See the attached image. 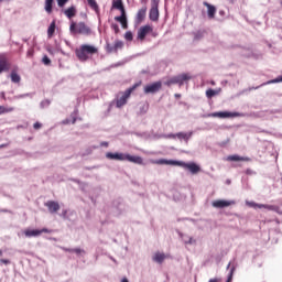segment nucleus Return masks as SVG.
<instances>
[{
    "instance_id": "f257e3e1",
    "label": "nucleus",
    "mask_w": 282,
    "mask_h": 282,
    "mask_svg": "<svg viewBox=\"0 0 282 282\" xmlns=\"http://www.w3.org/2000/svg\"><path fill=\"white\" fill-rule=\"evenodd\" d=\"M156 164H176V166H181L182 169H185L186 171H189L192 175H197L202 171V167L195 163V162H183V161H169L166 159H160L156 161Z\"/></svg>"
},
{
    "instance_id": "f03ea898",
    "label": "nucleus",
    "mask_w": 282,
    "mask_h": 282,
    "mask_svg": "<svg viewBox=\"0 0 282 282\" xmlns=\"http://www.w3.org/2000/svg\"><path fill=\"white\" fill-rule=\"evenodd\" d=\"M97 52H98V48H96V46L84 44L75 51V54L78 61H80L82 63H85V61L89 59V54H96Z\"/></svg>"
},
{
    "instance_id": "7ed1b4c3",
    "label": "nucleus",
    "mask_w": 282,
    "mask_h": 282,
    "mask_svg": "<svg viewBox=\"0 0 282 282\" xmlns=\"http://www.w3.org/2000/svg\"><path fill=\"white\" fill-rule=\"evenodd\" d=\"M70 34H83L84 36H89L91 34V29L85 24V22H72L69 26Z\"/></svg>"
},
{
    "instance_id": "20e7f679",
    "label": "nucleus",
    "mask_w": 282,
    "mask_h": 282,
    "mask_svg": "<svg viewBox=\"0 0 282 282\" xmlns=\"http://www.w3.org/2000/svg\"><path fill=\"white\" fill-rule=\"evenodd\" d=\"M241 116H243L241 112H230V111H219V112H212L207 116H205V118H241Z\"/></svg>"
},
{
    "instance_id": "39448f33",
    "label": "nucleus",
    "mask_w": 282,
    "mask_h": 282,
    "mask_svg": "<svg viewBox=\"0 0 282 282\" xmlns=\"http://www.w3.org/2000/svg\"><path fill=\"white\" fill-rule=\"evenodd\" d=\"M193 78L189 74L183 73L181 75L174 76L169 80V85H184L185 83H188Z\"/></svg>"
},
{
    "instance_id": "423d86ee",
    "label": "nucleus",
    "mask_w": 282,
    "mask_h": 282,
    "mask_svg": "<svg viewBox=\"0 0 282 282\" xmlns=\"http://www.w3.org/2000/svg\"><path fill=\"white\" fill-rule=\"evenodd\" d=\"M12 64L10 59H8V55L6 53H0V74H3L11 69Z\"/></svg>"
},
{
    "instance_id": "0eeeda50",
    "label": "nucleus",
    "mask_w": 282,
    "mask_h": 282,
    "mask_svg": "<svg viewBox=\"0 0 282 282\" xmlns=\"http://www.w3.org/2000/svg\"><path fill=\"white\" fill-rule=\"evenodd\" d=\"M43 232L50 235V232H52V229H47V228H42V229H26L24 230V235L28 238H32V237H40V235H43Z\"/></svg>"
},
{
    "instance_id": "6e6552de",
    "label": "nucleus",
    "mask_w": 282,
    "mask_h": 282,
    "mask_svg": "<svg viewBox=\"0 0 282 282\" xmlns=\"http://www.w3.org/2000/svg\"><path fill=\"white\" fill-rule=\"evenodd\" d=\"M162 89V82H155L144 87V94H158Z\"/></svg>"
},
{
    "instance_id": "1a4fd4ad",
    "label": "nucleus",
    "mask_w": 282,
    "mask_h": 282,
    "mask_svg": "<svg viewBox=\"0 0 282 282\" xmlns=\"http://www.w3.org/2000/svg\"><path fill=\"white\" fill-rule=\"evenodd\" d=\"M214 208H228V206H235V200L217 199L212 203Z\"/></svg>"
},
{
    "instance_id": "9d476101",
    "label": "nucleus",
    "mask_w": 282,
    "mask_h": 282,
    "mask_svg": "<svg viewBox=\"0 0 282 282\" xmlns=\"http://www.w3.org/2000/svg\"><path fill=\"white\" fill-rule=\"evenodd\" d=\"M131 91H133V88L127 89L120 98L117 99V108L120 109V107H124L127 105V100L129 96H131Z\"/></svg>"
},
{
    "instance_id": "9b49d317",
    "label": "nucleus",
    "mask_w": 282,
    "mask_h": 282,
    "mask_svg": "<svg viewBox=\"0 0 282 282\" xmlns=\"http://www.w3.org/2000/svg\"><path fill=\"white\" fill-rule=\"evenodd\" d=\"M127 153H121V152H107L106 158L107 160H116L117 162H124Z\"/></svg>"
},
{
    "instance_id": "f8f14e48",
    "label": "nucleus",
    "mask_w": 282,
    "mask_h": 282,
    "mask_svg": "<svg viewBox=\"0 0 282 282\" xmlns=\"http://www.w3.org/2000/svg\"><path fill=\"white\" fill-rule=\"evenodd\" d=\"M149 32H153V28L149 24L141 26L138 31V39L140 41H144V39H147V34H149Z\"/></svg>"
},
{
    "instance_id": "ddd939ff",
    "label": "nucleus",
    "mask_w": 282,
    "mask_h": 282,
    "mask_svg": "<svg viewBox=\"0 0 282 282\" xmlns=\"http://www.w3.org/2000/svg\"><path fill=\"white\" fill-rule=\"evenodd\" d=\"M44 206H46L51 215H54V213H58V210H61V205L55 200H48L44 204Z\"/></svg>"
},
{
    "instance_id": "4468645a",
    "label": "nucleus",
    "mask_w": 282,
    "mask_h": 282,
    "mask_svg": "<svg viewBox=\"0 0 282 282\" xmlns=\"http://www.w3.org/2000/svg\"><path fill=\"white\" fill-rule=\"evenodd\" d=\"M193 131L189 132H177L175 133L177 140H180V142H185V144H188V140H191L193 138Z\"/></svg>"
},
{
    "instance_id": "2eb2a0df",
    "label": "nucleus",
    "mask_w": 282,
    "mask_h": 282,
    "mask_svg": "<svg viewBox=\"0 0 282 282\" xmlns=\"http://www.w3.org/2000/svg\"><path fill=\"white\" fill-rule=\"evenodd\" d=\"M159 6H151L150 13H149V19L150 21H159L160 19V10Z\"/></svg>"
},
{
    "instance_id": "dca6fc26",
    "label": "nucleus",
    "mask_w": 282,
    "mask_h": 282,
    "mask_svg": "<svg viewBox=\"0 0 282 282\" xmlns=\"http://www.w3.org/2000/svg\"><path fill=\"white\" fill-rule=\"evenodd\" d=\"M203 6H205V8H207L208 19H213L215 17V14H217V7L208 3L207 1L203 2Z\"/></svg>"
},
{
    "instance_id": "f3484780",
    "label": "nucleus",
    "mask_w": 282,
    "mask_h": 282,
    "mask_svg": "<svg viewBox=\"0 0 282 282\" xmlns=\"http://www.w3.org/2000/svg\"><path fill=\"white\" fill-rule=\"evenodd\" d=\"M276 83H282V75L281 76H278L276 78L274 79H271L267 83H263L261 84L260 86H257V87H250L249 88V91H252V89H261V87H265V85H272V84H276Z\"/></svg>"
},
{
    "instance_id": "a211bd4d",
    "label": "nucleus",
    "mask_w": 282,
    "mask_h": 282,
    "mask_svg": "<svg viewBox=\"0 0 282 282\" xmlns=\"http://www.w3.org/2000/svg\"><path fill=\"white\" fill-rule=\"evenodd\" d=\"M124 162H132V164H142V156H135L131 154H126Z\"/></svg>"
},
{
    "instance_id": "6ab92c4d",
    "label": "nucleus",
    "mask_w": 282,
    "mask_h": 282,
    "mask_svg": "<svg viewBox=\"0 0 282 282\" xmlns=\"http://www.w3.org/2000/svg\"><path fill=\"white\" fill-rule=\"evenodd\" d=\"M178 236L181 237L183 243H185L187 246H193L194 243L197 242L195 239H193V237H191L188 235H184L182 232H178Z\"/></svg>"
},
{
    "instance_id": "aec40b11",
    "label": "nucleus",
    "mask_w": 282,
    "mask_h": 282,
    "mask_svg": "<svg viewBox=\"0 0 282 282\" xmlns=\"http://www.w3.org/2000/svg\"><path fill=\"white\" fill-rule=\"evenodd\" d=\"M227 160H228L229 162H250V158H248V156H239V155H237V154L229 155V156L227 158Z\"/></svg>"
},
{
    "instance_id": "412c9836",
    "label": "nucleus",
    "mask_w": 282,
    "mask_h": 282,
    "mask_svg": "<svg viewBox=\"0 0 282 282\" xmlns=\"http://www.w3.org/2000/svg\"><path fill=\"white\" fill-rule=\"evenodd\" d=\"M67 19H74L76 17V7L72 6L68 9L62 11Z\"/></svg>"
},
{
    "instance_id": "4be33fe9",
    "label": "nucleus",
    "mask_w": 282,
    "mask_h": 282,
    "mask_svg": "<svg viewBox=\"0 0 282 282\" xmlns=\"http://www.w3.org/2000/svg\"><path fill=\"white\" fill-rule=\"evenodd\" d=\"M261 208H265L267 210H272L273 213H276L278 215H282L281 208L276 205L261 204Z\"/></svg>"
},
{
    "instance_id": "5701e85b",
    "label": "nucleus",
    "mask_w": 282,
    "mask_h": 282,
    "mask_svg": "<svg viewBox=\"0 0 282 282\" xmlns=\"http://www.w3.org/2000/svg\"><path fill=\"white\" fill-rule=\"evenodd\" d=\"M220 93H221V88H218V89L209 88L206 90V98L208 99L215 98V96H219Z\"/></svg>"
},
{
    "instance_id": "b1692460",
    "label": "nucleus",
    "mask_w": 282,
    "mask_h": 282,
    "mask_svg": "<svg viewBox=\"0 0 282 282\" xmlns=\"http://www.w3.org/2000/svg\"><path fill=\"white\" fill-rule=\"evenodd\" d=\"M112 8L115 10H119L120 12H127L124 10V4L122 3V0H113Z\"/></svg>"
},
{
    "instance_id": "393cba45",
    "label": "nucleus",
    "mask_w": 282,
    "mask_h": 282,
    "mask_svg": "<svg viewBox=\"0 0 282 282\" xmlns=\"http://www.w3.org/2000/svg\"><path fill=\"white\" fill-rule=\"evenodd\" d=\"M56 32V20H53L47 29V36L52 39Z\"/></svg>"
},
{
    "instance_id": "a878e982",
    "label": "nucleus",
    "mask_w": 282,
    "mask_h": 282,
    "mask_svg": "<svg viewBox=\"0 0 282 282\" xmlns=\"http://www.w3.org/2000/svg\"><path fill=\"white\" fill-rule=\"evenodd\" d=\"M54 8V0H45L44 10L47 14H52Z\"/></svg>"
},
{
    "instance_id": "bb28decb",
    "label": "nucleus",
    "mask_w": 282,
    "mask_h": 282,
    "mask_svg": "<svg viewBox=\"0 0 282 282\" xmlns=\"http://www.w3.org/2000/svg\"><path fill=\"white\" fill-rule=\"evenodd\" d=\"M147 18V9H140L137 13V22L142 23Z\"/></svg>"
},
{
    "instance_id": "cd10ccee",
    "label": "nucleus",
    "mask_w": 282,
    "mask_h": 282,
    "mask_svg": "<svg viewBox=\"0 0 282 282\" xmlns=\"http://www.w3.org/2000/svg\"><path fill=\"white\" fill-rule=\"evenodd\" d=\"M152 259H153V261H155V263H164V259H166V254L156 252V253L153 256Z\"/></svg>"
},
{
    "instance_id": "c85d7f7f",
    "label": "nucleus",
    "mask_w": 282,
    "mask_h": 282,
    "mask_svg": "<svg viewBox=\"0 0 282 282\" xmlns=\"http://www.w3.org/2000/svg\"><path fill=\"white\" fill-rule=\"evenodd\" d=\"M11 83L19 84L21 83V75L17 72H11Z\"/></svg>"
},
{
    "instance_id": "c756f323",
    "label": "nucleus",
    "mask_w": 282,
    "mask_h": 282,
    "mask_svg": "<svg viewBox=\"0 0 282 282\" xmlns=\"http://www.w3.org/2000/svg\"><path fill=\"white\" fill-rule=\"evenodd\" d=\"M87 3L89 6V8H91V10H94L95 12H98L99 7H98V2H96V0H87Z\"/></svg>"
},
{
    "instance_id": "7c9ffc66",
    "label": "nucleus",
    "mask_w": 282,
    "mask_h": 282,
    "mask_svg": "<svg viewBox=\"0 0 282 282\" xmlns=\"http://www.w3.org/2000/svg\"><path fill=\"white\" fill-rule=\"evenodd\" d=\"M72 252L77 254V257H85V254H87V251H85V249H80V248H73Z\"/></svg>"
},
{
    "instance_id": "2f4dec72",
    "label": "nucleus",
    "mask_w": 282,
    "mask_h": 282,
    "mask_svg": "<svg viewBox=\"0 0 282 282\" xmlns=\"http://www.w3.org/2000/svg\"><path fill=\"white\" fill-rule=\"evenodd\" d=\"M127 19V11H121V15L115 17V21L122 23Z\"/></svg>"
},
{
    "instance_id": "473e14b6",
    "label": "nucleus",
    "mask_w": 282,
    "mask_h": 282,
    "mask_svg": "<svg viewBox=\"0 0 282 282\" xmlns=\"http://www.w3.org/2000/svg\"><path fill=\"white\" fill-rule=\"evenodd\" d=\"M246 206H249L250 208H261L263 205L250 200H246Z\"/></svg>"
},
{
    "instance_id": "72a5a7b5",
    "label": "nucleus",
    "mask_w": 282,
    "mask_h": 282,
    "mask_svg": "<svg viewBox=\"0 0 282 282\" xmlns=\"http://www.w3.org/2000/svg\"><path fill=\"white\" fill-rule=\"evenodd\" d=\"M124 47V43L122 41H116L113 44L115 52H118V50H122Z\"/></svg>"
},
{
    "instance_id": "f704fd0d",
    "label": "nucleus",
    "mask_w": 282,
    "mask_h": 282,
    "mask_svg": "<svg viewBox=\"0 0 282 282\" xmlns=\"http://www.w3.org/2000/svg\"><path fill=\"white\" fill-rule=\"evenodd\" d=\"M235 270H237V267L232 265L229 270V274L226 282H232V275L235 274Z\"/></svg>"
},
{
    "instance_id": "c9c22d12",
    "label": "nucleus",
    "mask_w": 282,
    "mask_h": 282,
    "mask_svg": "<svg viewBox=\"0 0 282 282\" xmlns=\"http://www.w3.org/2000/svg\"><path fill=\"white\" fill-rule=\"evenodd\" d=\"M159 138H164L165 140H175L177 139V135H175V133H169V134H161Z\"/></svg>"
},
{
    "instance_id": "e433bc0d",
    "label": "nucleus",
    "mask_w": 282,
    "mask_h": 282,
    "mask_svg": "<svg viewBox=\"0 0 282 282\" xmlns=\"http://www.w3.org/2000/svg\"><path fill=\"white\" fill-rule=\"evenodd\" d=\"M50 105H51L50 99H46V100L41 101L40 107H41V109H45V108L50 107Z\"/></svg>"
},
{
    "instance_id": "4c0bfd02",
    "label": "nucleus",
    "mask_w": 282,
    "mask_h": 282,
    "mask_svg": "<svg viewBox=\"0 0 282 282\" xmlns=\"http://www.w3.org/2000/svg\"><path fill=\"white\" fill-rule=\"evenodd\" d=\"M147 111H149V105H143L140 107V116H144V113H147Z\"/></svg>"
},
{
    "instance_id": "58836bf2",
    "label": "nucleus",
    "mask_w": 282,
    "mask_h": 282,
    "mask_svg": "<svg viewBox=\"0 0 282 282\" xmlns=\"http://www.w3.org/2000/svg\"><path fill=\"white\" fill-rule=\"evenodd\" d=\"M126 41H133V33L131 31H127L124 34Z\"/></svg>"
},
{
    "instance_id": "ea45409f",
    "label": "nucleus",
    "mask_w": 282,
    "mask_h": 282,
    "mask_svg": "<svg viewBox=\"0 0 282 282\" xmlns=\"http://www.w3.org/2000/svg\"><path fill=\"white\" fill-rule=\"evenodd\" d=\"M42 63L44 65H51L52 64V59H50V57L47 55H44L42 58Z\"/></svg>"
},
{
    "instance_id": "a19ab883",
    "label": "nucleus",
    "mask_w": 282,
    "mask_h": 282,
    "mask_svg": "<svg viewBox=\"0 0 282 282\" xmlns=\"http://www.w3.org/2000/svg\"><path fill=\"white\" fill-rule=\"evenodd\" d=\"M111 30H113L115 34H119L120 33V26L116 23L111 24Z\"/></svg>"
},
{
    "instance_id": "79ce46f5",
    "label": "nucleus",
    "mask_w": 282,
    "mask_h": 282,
    "mask_svg": "<svg viewBox=\"0 0 282 282\" xmlns=\"http://www.w3.org/2000/svg\"><path fill=\"white\" fill-rule=\"evenodd\" d=\"M195 41H199V39H204V32L198 31L194 35Z\"/></svg>"
},
{
    "instance_id": "37998d69",
    "label": "nucleus",
    "mask_w": 282,
    "mask_h": 282,
    "mask_svg": "<svg viewBox=\"0 0 282 282\" xmlns=\"http://www.w3.org/2000/svg\"><path fill=\"white\" fill-rule=\"evenodd\" d=\"M67 1H69V0H57L58 8H65Z\"/></svg>"
},
{
    "instance_id": "c03bdc74",
    "label": "nucleus",
    "mask_w": 282,
    "mask_h": 282,
    "mask_svg": "<svg viewBox=\"0 0 282 282\" xmlns=\"http://www.w3.org/2000/svg\"><path fill=\"white\" fill-rule=\"evenodd\" d=\"M9 111H12V109H8L3 106H0V113H9Z\"/></svg>"
},
{
    "instance_id": "a18cd8bd",
    "label": "nucleus",
    "mask_w": 282,
    "mask_h": 282,
    "mask_svg": "<svg viewBox=\"0 0 282 282\" xmlns=\"http://www.w3.org/2000/svg\"><path fill=\"white\" fill-rule=\"evenodd\" d=\"M78 113V110H75L73 113H72V118H73V121H72V124H76V116Z\"/></svg>"
},
{
    "instance_id": "49530a36",
    "label": "nucleus",
    "mask_w": 282,
    "mask_h": 282,
    "mask_svg": "<svg viewBox=\"0 0 282 282\" xmlns=\"http://www.w3.org/2000/svg\"><path fill=\"white\" fill-rule=\"evenodd\" d=\"M107 52L111 53V52H117V51H116V48L113 47V45L107 44Z\"/></svg>"
},
{
    "instance_id": "de8ad7c7",
    "label": "nucleus",
    "mask_w": 282,
    "mask_h": 282,
    "mask_svg": "<svg viewBox=\"0 0 282 282\" xmlns=\"http://www.w3.org/2000/svg\"><path fill=\"white\" fill-rule=\"evenodd\" d=\"M121 28H123V30H127L129 28V24L127 22V18L121 22Z\"/></svg>"
},
{
    "instance_id": "09e8293b",
    "label": "nucleus",
    "mask_w": 282,
    "mask_h": 282,
    "mask_svg": "<svg viewBox=\"0 0 282 282\" xmlns=\"http://www.w3.org/2000/svg\"><path fill=\"white\" fill-rule=\"evenodd\" d=\"M64 252H73L74 248L61 247Z\"/></svg>"
},
{
    "instance_id": "8fccbe9b",
    "label": "nucleus",
    "mask_w": 282,
    "mask_h": 282,
    "mask_svg": "<svg viewBox=\"0 0 282 282\" xmlns=\"http://www.w3.org/2000/svg\"><path fill=\"white\" fill-rule=\"evenodd\" d=\"M0 263H4V265H10V260H8V259H0Z\"/></svg>"
},
{
    "instance_id": "3c124183",
    "label": "nucleus",
    "mask_w": 282,
    "mask_h": 282,
    "mask_svg": "<svg viewBox=\"0 0 282 282\" xmlns=\"http://www.w3.org/2000/svg\"><path fill=\"white\" fill-rule=\"evenodd\" d=\"M24 98H33L34 97V93H26L23 94Z\"/></svg>"
},
{
    "instance_id": "603ef678",
    "label": "nucleus",
    "mask_w": 282,
    "mask_h": 282,
    "mask_svg": "<svg viewBox=\"0 0 282 282\" xmlns=\"http://www.w3.org/2000/svg\"><path fill=\"white\" fill-rule=\"evenodd\" d=\"M41 127H43V124H41L40 122H35L33 124V129H41Z\"/></svg>"
},
{
    "instance_id": "864d4df0",
    "label": "nucleus",
    "mask_w": 282,
    "mask_h": 282,
    "mask_svg": "<svg viewBox=\"0 0 282 282\" xmlns=\"http://www.w3.org/2000/svg\"><path fill=\"white\" fill-rule=\"evenodd\" d=\"M61 217H63V219H67V210L64 209L61 214Z\"/></svg>"
},
{
    "instance_id": "5fc2aeb1",
    "label": "nucleus",
    "mask_w": 282,
    "mask_h": 282,
    "mask_svg": "<svg viewBox=\"0 0 282 282\" xmlns=\"http://www.w3.org/2000/svg\"><path fill=\"white\" fill-rule=\"evenodd\" d=\"M151 6H159L160 7V0H151Z\"/></svg>"
},
{
    "instance_id": "6e6d98bb",
    "label": "nucleus",
    "mask_w": 282,
    "mask_h": 282,
    "mask_svg": "<svg viewBox=\"0 0 282 282\" xmlns=\"http://www.w3.org/2000/svg\"><path fill=\"white\" fill-rule=\"evenodd\" d=\"M14 98H15V100H21V98H25V95H23V94L17 95Z\"/></svg>"
},
{
    "instance_id": "4d7b16f0",
    "label": "nucleus",
    "mask_w": 282,
    "mask_h": 282,
    "mask_svg": "<svg viewBox=\"0 0 282 282\" xmlns=\"http://www.w3.org/2000/svg\"><path fill=\"white\" fill-rule=\"evenodd\" d=\"M100 147H109V142H107V141H102L101 143H100Z\"/></svg>"
},
{
    "instance_id": "13d9d810",
    "label": "nucleus",
    "mask_w": 282,
    "mask_h": 282,
    "mask_svg": "<svg viewBox=\"0 0 282 282\" xmlns=\"http://www.w3.org/2000/svg\"><path fill=\"white\" fill-rule=\"evenodd\" d=\"M219 14H220V17H224V14H226V12L224 10H220Z\"/></svg>"
},
{
    "instance_id": "bf43d9fd",
    "label": "nucleus",
    "mask_w": 282,
    "mask_h": 282,
    "mask_svg": "<svg viewBox=\"0 0 282 282\" xmlns=\"http://www.w3.org/2000/svg\"><path fill=\"white\" fill-rule=\"evenodd\" d=\"M230 265H232V261H230L227 265V270H230Z\"/></svg>"
},
{
    "instance_id": "052dcab7",
    "label": "nucleus",
    "mask_w": 282,
    "mask_h": 282,
    "mask_svg": "<svg viewBox=\"0 0 282 282\" xmlns=\"http://www.w3.org/2000/svg\"><path fill=\"white\" fill-rule=\"evenodd\" d=\"M121 282H129V279L123 278V279L121 280Z\"/></svg>"
},
{
    "instance_id": "680f3d73",
    "label": "nucleus",
    "mask_w": 282,
    "mask_h": 282,
    "mask_svg": "<svg viewBox=\"0 0 282 282\" xmlns=\"http://www.w3.org/2000/svg\"><path fill=\"white\" fill-rule=\"evenodd\" d=\"M0 96H1V98H6V93L2 91V93L0 94Z\"/></svg>"
},
{
    "instance_id": "e2e57ef3",
    "label": "nucleus",
    "mask_w": 282,
    "mask_h": 282,
    "mask_svg": "<svg viewBox=\"0 0 282 282\" xmlns=\"http://www.w3.org/2000/svg\"><path fill=\"white\" fill-rule=\"evenodd\" d=\"M226 184H231V181H230V180H227V181H226Z\"/></svg>"
},
{
    "instance_id": "0e129e2a",
    "label": "nucleus",
    "mask_w": 282,
    "mask_h": 282,
    "mask_svg": "<svg viewBox=\"0 0 282 282\" xmlns=\"http://www.w3.org/2000/svg\"><path fill=\"white\" fill-rule=\"evenodd\" d=\"M0 257H3V250H0Z\"/></svg>"
},
{
    "instance_id": "69168bd1",
    "label": "nucleus",
    "mask_w": 282,
    "mask_h": 282,
    "mask_svg": "<svg viewBox=\"0 0 282 282\" xmlns=\"http://www.w3.org/2000/svg\"><path fill=\"white\" fill-rule=\"evenodd\" d=\"M212 85H215V82H214V80H212Z\"/></svg>"
},
{
    "instance_id": "338daca9",
    "label": "nucleus",
    "mask_w": 282,
    "mask_h": 282,
    "mask_svg": "<svg viewBox=\"0 0 282 282\" xmlns=\"http://www.w3.org/2000/svg\"><path fill=\"white\" fill-rule=\"evenodd\" d=\"M111 260L116 262V259L111 258Z\"/></svg>"
},
{
    "instance_id": "774afa93",
    "label": "nucleus",
    "mask_w": 282,
    "mask_h": 282,
    "mask_svg": "<svg viewBox=\"0 0 282 282\" xmlns=\"http://www.w3.org/2000/svg\"><path fill=\"white\" fill-rule=\"evenodd\" d=\"M64 124H67V121H64Z\"/></svg>"
}]
</instances>
